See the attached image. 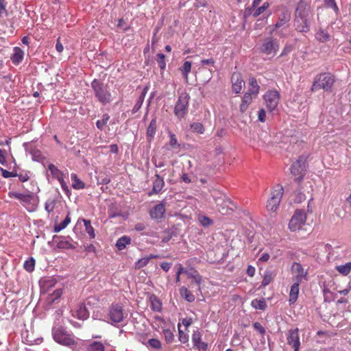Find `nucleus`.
<instances>
[{
    "instance_id": "nucleus-1",
    "label": "nucleus",
    "mask_w": 351,
    "mask_h": 351,
    "mask_svg": "<svg viewBox=\"0 0 351 351\" xmlns=\"http://www.w3.org/2000/svg\"><path fill=\"white\" fill-rule=\"evenodd\" d=\"M311 11L310 6L304 1H300L295 10L294 27L299 32H308L310 30Z\"/></svg>"
},
{
    "instance_id": "nucleus-2",
    "label": "nucleus",
    "mask_w": 351,
    "mask_h": 351,
    "mask_svg": "<svg viewBox=\"0 0 351 351\" xmlns=\"http://www.w3.org/2000/svg\"><path fill=\"white\" fill-rule=\"evenodd\" d=\"M52 335L55 341L62 346L71 347L77 344L74 335L69 333L62 326H54Z\"/></svg>"
},
{
    "instance_id": "nucleus-3",
    "label": "nucleus",
    "mask_w": 351,
    "mask_h": 351,
    "mask_svg": "<svg viewBox=\"0 0 351 351\" xmlns=\"http://www.w3.org/2000/svg\"><path fill=\"white\" fill-rule=\"evenodd\" d=\"M91 87L95 97L99 102L105 105L111 101V93L107 84L99 80H94L91 82Z\"/></svg>"
},
{
    "instance_id": "nucleus-4",
    "label": "nucleus",
    "mask_w": 351,
    "mask_h": 351,
    "mask_svg": "<svg viewBox=\"0 0 351 351\" xmlns=\"http://www.w3.org/2000/svg\"><path fill=\"white\" fill-rule=\"evenodd\" d=\"M335 82L334 77L329 73H324L317 75L313 83L311 90L317 91L324 89L326 91L330 90Z\"/></svg>"
},
{
    "instance_id": "nucleus-5",
    "label": "nucleus",
    "mask_w": 351,
    "mask_h": 351,
    "mask_svg": "<svg viewBox=\"0 0 351 351\" xmlns=\"http://www.w3.org/2000/svg\"><path fill=\"white\" fill-rule=\"evenodd\" d=\"M189 100L190 96L186 92H183L179 95L174 107V114L178 119L180 120L188 113Z\"/></svg>"
},
{
    "instance_id": "nucleus-6",
    "label": "nucleus",
    "mask_w": 351,
    "mask_h": 351,
    "mask_svg": "<svg viewBox=\"0 0 351 351\" xmlns=\"http://www.w3.org/2000/svg\"><path fill=\"white\" fill-rule=\"evenodd\" d=\"M283 187L281 185H277L273 189L267 204L268 211L274 213L278 210L283 195Z\"/></svg>"
},
{
    "instance_id": "nucleus-7",
    "label": "nucleus",
    "mask_w": 351,
    "mask_h": 351,
    "mask_svg": "<svg viewBox=\"0 0 351 351\" xmlns=\"http://www.w3.org/2000/svg\"><path fill=\"white\" fill-rule=\"evenodd\" d=\"M125 316V313L121 304H112L109 306L108 318L112 324H116L123 322Z\"/></svg>"
},
{
    "instance_id": "nucleus-8",
    "label": "nucleus",
    "mask_w": 351,
    "mask_h": 351,
    "mask_svg": "<svg viewBox=\"0 0 351 351\" xmlns=\"http://www.w3.org/2000/svg\"><path fill=\"white\" fill-rule=\"evenodd\" d=\"M279 49L278 40L271 38H266L260 47V51L269 56V58L274 57Z\"/></svg>"
},
{
    "instance_id": "nucleus-9",
    "label": "nucleus",
    "mask_w": 351,
    "mask_h": 351,
    "mask_svg": "<svg viewBox=\"0 0 351 351\" xmlns=\"http://www.w3.org/2000/svg\"><path fill=\"white\" fill-rule=\"evenodd\" d=\"M306 221V215L303 210H297L290 219L289 228L291 231L300 230Z\"/></svg>"
},
{
    "instance_id": "nucleus-10",
    "label": "nucleus",
    "mask_w": 351,
    "mask_h": 351,
    "mask_svg": "<svg viewBox=\"0 0 351 351\" xmlns=\"http://www.w3.org/2000/svg\"><path fill=\"white\" fill-rule=\"evenodd\" d=\"M266 106L270 112L274 110L278 105L280 93L276 90L267 91L263 96Z\"/></svg>"
},
{
    "instance_id": "nucleus-11",
    "label": "nucleus",
    "mask_w": 351,
    "mask_h": 351,
    "mask_svg": "<svg viewBox=\"0 0 351 351\" xmlns=\"http://www.w3.org/2000/svg\"><path fill=\"white\" fill-rule=\"evenodd\" d=\"M202 335L199 330L193 331L191 337L193 348L199 351H206L208 344L202 340Z\"/></svg>"
},
{
    "instance_id": "nucleus-12",
    "label": "nucleus",
    "mask_w": 351,
    "mask_h": 351,
    "mask_svg": "<svg viewBox=\"0 0 351 351\" xmlns=\"http://www.w3.org/2000/svg\"><path fill=\"white\" fill-rule=\"evenodd\" d=\"M304 160L302 156L299 157V158L292 164L290 170L293 176H298L295 179V181L300 182L302 180L304 177Z\"/></svg>"
},
{
    "instance_id": "nucleus-13",
    "label": "nucleus",
    "mask_w": 351,
    "mask_h": 351,
    "mask_svg": "<svg viewBox=\"0 0 351 351\" xmlns=\"http://www.w3.org/2000/svg\"><path fill=\"white\" fill-rule=\"evenodd\" d=\"M291 270L293 274L295 282L300 283L303 280H307V271L304 269L300 263L294 262L292 264Z\"/></svg>"
},
{
    "instance_id": "nucleus-14",
    "label": "nucleus",
    "mask_w": 351,
    "mask_h": 351,
    "mask_svg": "<svg viewBox=\"0 0 351 351\" xmlns=\"http://www.w3.org/2000/svg\"><path fill=\"white\" fill-rule=\"evenodd\" d=\"M215 200L218 210L223 215L229 214L230 211L233 210L230 205L234 206V204L230 199L219 197L216 198Z\"/></svg>"
},
{
    "instance_id": "nucleus-15",
    "label": "nucleus",
    "mask_w": 351,
    "mask_h": 351,
    "mask_svg": "<svg viewBox=\"0 0 351 351\" xmlns=\"http://www.w3.org/2000/svg\"><path fill=\"white\" fill-rule=\"evenodd\" d=\"M287 340V343L294 349V351H298L300 346L298 328L289 330Z\"/></svg>"
},
{
    "instance_id": "nucleus-16",
    "label": "nucleus",
    "mask_w": 351,
    "mask_h": 351,
    "mask_svg": "<svg viewBox=\"0 0 351 351\" xmlns=\"http://www.w3.org/2000/svg\"><path fill=\"white\" fill-rule=\"evenodd\" d=\"M8 196L10 198H14L19 199L22 203L23 206H27L32 204V202L34 199V195L31 193H21L18 192H10Z\"/></svg>"
},
{
    "instance_id": "nucleus-17",
    "label": "nucleus",
    "mask_w": 351,
    "mask_h": 351,
    "mask_svg": "<svg viewBox=\"0 0 351 351\" xmlns=\"http://www.w3.org/2000/svg\"><path fill=\"white\" fill-rule=\"evenodd\" d=\"M232 91L237 94L240 93L245 82L242 78L241 73H234L231 77Z\"/></svg>"
},
{
    "instance_id": "nucleus-18",
    "label": "nucleus",
    "mask_w": 351,
    "mask_h": 351,
    "mask_svg": "<svg viewBox=\"0 0 351 351\" xmlns=\"http://www.w3.org/2000/svg\"><path fill=\"white\" fill-rule=\"evenodd\" d=\"M165 211V205L163 204H158L150 211V217L152 219H161L164 217Z\"/></svg>"
},
{
    "instance_id": "nucleus-19",
    "label": "nucleus",
    "mask_w": 351,
    "mask_h": 351,
    "mask_svg": "<svg viewBox=\"0 0 351 351\" xmlns=\"http://www.w3.org/2000/svg\"><path fill=\"white\" fill-rule=\"evenodd\" d=\"M73 315L79 319L85 320L89 317V312L84 303L78 305Z\"/></svg>"
},
{
    "instance_id": "nucleus-20",
    "label": "nucleus",
    "mask_w": 351,
    "mask_h": 351,
    "mask_svg": "<svg viewBox=\"0 0 351 351\" xmlns=\"http://www.w3.org/2000/svg\"><path fill=\"white\" fill-rule=\"evenodd\" d=\"M155 176L156 179L153 182V188L152 190L149 193V195L158 193L162 191L165 186L163 178H162L158 174H156Z\"/></svg>"
},
{
    "instance_id": "nucleus-21",
    "label": "nucleus",
    "mask_w": 351,
    "mask_h": 351,
    "mask_svg": "<svg viewBox=\"0 0 351 351\" xmlns=\"http://www.w3.org/2000/svg\"><path fill=\"white\" fill-rule=\"evenodd\" d=\"M150 307L152 311L160 312L162 310V302L159 298L154 294H151L149 297Z\"/></svg>"
},
{
    "instance_id": "nucleus-22",
    "label": "nucleus",
    "mask_w": 351,
    "mask_h": 351,
    "mask_svg": "<svg viewBox=\"0 0 351 351\" xmlns=\"http://www.w3.org/2000/svg\"><path fill=\"white\" fill-rule=\"evenodd\" d=\"M315 36L316 40L319 43H326L330 38V35L328 32L322 27L317 29Z\"/></svg>"
},
{
    "instance_id": "nucleus-23",
    "label": "nucleus",
    "mask_w": 351,
    "mask_h": 351,
    "mask_svg": "<svg viewBox=\"0 0 351 351\" xmlns=\"http://www.w3.org/2000/svg\"><path fill=\"white\" fill-rule=\"evenodd\" d=\"M24 58V51L18 47L14 48V53L11 57V60L13 64L17 65L20 64Z\"/></svg>"
},
{
    "instance_id": "nucleus-24",
    "label": "nucleus",
    "mask_w": 351,
    "mask_h": 351,
    "mask_svg": "<svg viewBox=\"0 0 351 351\" xmlns=\"http://www.w3.org/2000/svg\"><path fill=\"white\" fill-rule=\"evenodd\" d=\"M260 86L257 83V81L255 77H250L249 78V88L247 90V93H250L253 95L254 97H256L259 93Z\"/></svg>"
},
{
    "instance_id": "nucleus-25",
    "label": "nucleus",
    "mask_w": 351,
    "mask_h": 351,
    "mask_svg": "<svg viewBox=\"0 0 351 351\" xmlns=\"http://www.w3.org/2000/svg\"><path fill=\"white\" fill-rule=\"evenodd\" d=\"M256 97H254L253 95L250 93H245L242 98V101L240 105V111L241 112H245L250 104H252V100Z\"/></svg>"
},
{
    "instance_id": "nucleus-26",
    "label": "nucleus",
    "mask_w": 351,
    "mask_h": 351,
    "mask_svg": "<svg viewBox=\"0 0 351 351\" xmlns=\"http://www.w3.org/2000/svg\"><path fill=\"white\" fill-rule=\"evenodd\" d=\"M299 282H295L293 285L291 287L290 291H289V302L290 304H293L295 303V302L298 300V294H299Z\"/></svg>"
},
{
    "instance_id": "nucleus-27",
    "label": "nucleus",
    "mask_w": 351,
    "mask_h": 351,
    "mask_svg": "<svg viewBox=\"0 0 351 351\" xmlns=\"http://www.w3.org/2000/svg\"><path fill=\"white\" fill-rule=\"evenodd\" d=\"M158 257V255L151 254L147 256L140 258L135 263V269H140L147 265L151 259L157 258Z\"/></svg>"
},
{
    "instance_id": "nucleus-28",
    "label": "nucleus",
    "mask_w": 351,
    "mask_h": 351,
    "mask_svg": "<svg viewBox=\"0 0 351 351\" xmlns=\"http://www.w3.org/2000/svg\"><path fill=\"white\" fill-rule=\"evenodd\" d=\"M156 128H157V122L156 119H152L150 121L149 126L147 129V136L149 141H151L152 138H154L156 132Z\"/></svg>"
},
{
    "instance_id": "nucleus-29",
    "label": "nucleus",
    "mask_w": 351,
    "mask_h": 351,
    "mask_svg": "<svg viewBox=\"0 0 351 351\" xmlns=\"http://www.w3.org/2000/svg\"><path fill=\"white\" fill-rule=\"evenodd\" d=\"M87 351H105V344L101 341H93L87 346Z\"/></svg>"
},
{
    "instance_id": "nucleus-30",
    "label": "nucleus",
    "mask_w": 351,
    "mask_h": 351,
    "mask_svg": "<svg viewBox=\"0 0 351 351\" xmlns=\"http://www.w3.org/2000/svg\"><path fill=\"white\" fill-rule=\"evenodd\" d=\"M132 239L128 236H123L120 237L116 243V247L119 250H124L126 246L131 243Z\"/></svg>"
},
{
    "instance_id": "nucleus-31",
    "label": "nucleus",
    "mask_w": 351,
    "mask_h": 351,
    "mask_svg": "<svg viewBox=\"0 0 351 351\" xmlns=\"http://www.w3.org/2000/svg\"><path fill=\"white\" fill-rule=\"evenodd\" d=\"M270 4L269 2H265L261 6L255 8H250V12L254 17H257L263 14L269 7Z\"/></svg>"
},
{
    "instance_id": "nucleus-32",
    "label": "nucleus",
    "mask_w": 351,
    "mask_h": 351,
    "mask_svg": "<svg viewBox=\"0 0 351 351\" xmlns=\"http://www.w3.org/2000/svg\"><path fill=\"white\" fill-rule=\"evenodd\" d=\"M72 183V187L74 189H82L85 187L84 183L78 178L77 174L72 173L71 176Z\"/></svg>"
},
{
    "instance_id": "nucleus-33",
    "label": "nucleus",
    "mask_w": 351,
    "mask_h": 351,
    "mask_svg": "<svg viewBox=\"0 0 351 351\" xmlns=\"http://www.w3.org/2000/svg\"><path fill=\"white\" fill-rule=\"evenodd\" d=\"M48 169L50 171L52 176L56 178L58 180H61L63 178L62 172L53 164H49L48 166Z\"/></svg>"
},
{
    "instance_id": "nucleus-34",
    "label": "nucleus",
    "mask_w": 351,
    "mask_h": 351,
    "mask_svg": "<svg viewBox=\"0 0 351 351\" xmlns=\"http://www.w3.org/2000/svg\"><path fill=\"white\" fill-rule=\"evenodd\" d=\"M252 306L255 309L265 310L267 308V303L264 298L263 299H254L251 302Z\"/></svg>"
},
{
    "instance_id": "nucleus-35",
    "label": "nucleus",
    "mask_w": 351,
    "mask_h": 351,
    "mask_svg": "<svg viewBox=\"0 0 351 351\" xmlns=\"http://www.w3.org/2000/svg\"><path fill=\"white\" fill-rule=\"evenodd\" d=\"M56 284V280L51 278L48 280H44L42 285V290L44 292L49 291L50 289L53 287Z\"/></svg>"
},
{
    "instance_id": "nucleus-36",
    "label": "nucleus",
    "mask_w": 351,
    "mask_h": 351,
    "mask_svg": "<svg viewBox=\"0 0 351 351\" xmlns=\"http://www.w3.org/2000/svg\"><path fill=\"white\" fill-rule=\"evenodd\" d=\"M180 293L189 302H192L195 300L194 295L186 287H183L180 289Z\"/></svg>"
},
{
    "instance_id": "nucleus-37",
    "label": "nucleus",
    "mask_w": 351,
    "mask_h": 351,
    "mask_svg": "<svg viewBox=\"0 0 351 351\" xmlns=\"http://www.w3.org/2000/svg\"><path fill=\"white\" fill-rule=\"evenodd\" d=\"M191 62L189 61H185L181 68L180 69L183 76L186 80L188 79V76L191 70Z\"/></svg>"
},
{
    "instance_id": "nucleus-38",
    "label": "nucleus",
    "mask_w": 351,
    "mask_h": 351,
    "mask_svg": "<svg viewBox=\"0 0 351 351\" xmlns=\"http://www.w3.org/2000/svg\"><path fill=\"white\" fill-rule=\"evenodd\" d=\"M84 225L85 226V230L87 234L90 236L91 239H94L95 237V230L93 227L91 226L90 221L87 219L82 220Z\"/></svg>"
},
{
    "instance_id": "nucleus-39",
    "label": "nucleus",
    "mask_w": 351,
    "mask_h": 351,
    "mask_svg": "<svg viewBox=\"0 0 351 351\" xmlns=\"http://www.w3.org/2000/svg\"><path fill=\"white\" fill-rule=\"evenodd\" d=\"M337 270L341 274L347 276L351 271V262L345 265H338L336 267Z\"/></svg>"
},
{
    "instance_id": "nucleus-40",
    "label": "nucleus",
    "mask_w": 351,
    "mask_h": 351,
    "mask_svg": "<svg viewBox=\"0 0 351 351\" xmlns=\"http://www.w3.org/2000/svg\"><path fill=\"white\" fill-rule=\"evenodd\" d=\"M162 333L167 343L170 344L173 342L175 336L172 330L170 329H164Z\"/></svg>"
},
{
    "instance_id": "nucleus-41",
    "label": "nucleus",
    "mask_w": 351,
    "mask_h": 351,
    "mask_svg": "<svg viewBox=\"0 0 351 351\" xmlns=\"http://www.w3.org/2000/svg\"><path fill=\"white\" fill-rule=\"evenodd\" d=\"M178 339L183 344L189 343V335L180 329V324H178Z\"/></svg>"
},
{
    "instance_id": "nucleus-42",
    "label": "nucleus",
    "mask_w": 351,
    "mask_h": 351,
    "mask_svg": "<svg viewBox=\"0 0 351 351\" xmlns=\"http://www.w3.org/2000/svg\"><path fill=\"white\" fill-rule=\"evenodd\" d=\"M110 119V116L108 114H104L101 120H97L96 122V125L98 129L100 130H103L104 126L107 124L108 121Z\"/></svg>"
},
{
    "instance_id": "nucleus-43",
    "label": "nucleus",
    "mask_w": 351,
    "mask_h": 351,
    "mask_svg": "<svg viewBox=\"0 0 351 351\" xmlns=\"http://www.w3.org/2000/svg\"><path fill=\"white\" fill-rule=\"evenodd\" d=\"M56 204V200L54 199H49L45 204V209L49 213L53 211Z\"/></svg>"
},
{
    "instance_id": "nucleus-44",
    "label": "nucleus",
    "mask_w": 351,
    "mask_h": 351,
    "mask_svg": "<svg viewBox=\"0 0 351 351\" xmlns=\"http://www.w3.org/2000/svg\"><path fill=\"white\" fill-rule=\"evenodd\" d=\"M35 261L33 258H30L25 261L24 268L28 272H32L34 269Z\"/></svg>"
},
{
    "instance_id": "nucleus-45",
    "label": "nucleus",
    "mask_w": 351,
    "mask_h": 351,
    "mask_svg": "<svg viewBox=\"0 0 351 351\" xmlns=\"http://www.w3.org/2000/svg\"><path fill=\"white\" fill-rule=\"evenodd\" d=\"M191 129L193 132L203 134L204 132V127L201 123H193L191 125Z\"/></svg>"
},
{
    "instance_id": "nucleus-46",
    "label": "nucleus",
    "mask_w": 351,
    "mask_h": 351,
    "mask_svg": "<svg viewBox=\"0 0 351 351\" xmlns=\"http://www.w3.org/2000/svg\"><path fill=\"white\" fill-rule=\"evenodd\" d=\"M62 289L60 288L56 289V290L53 291V292L51 294H50L49 300L50 301V302H53L56 300L60 298V296L62 295Z\"/></svg>"
},
{
    "instance_id": "nucleus-47",
    "label": "nucleus",
    "mask_w": 351,
    "mask_h": 351,
    "mask_svg": "<svg viewBox=\"0 0 351 351\" xmlns=\"http://www.w3.org/2000/svg\"><path fill=\"white\" fill-rule=\"evenodd\" d=\"M274 280V277L270 273H265L262 281L261 286L263 287H265L267 286L269 283H271Z\"/></svg>"
},
{
    "instance_id": "nucleus-48",
    "label": "nucleus",
    "mask_w": 351,
    "mask_h": 351,
    "mask_svg": "<svg viewBox=\"0 0 351 351\" xmlns=\"http://www.w3.org/2000/svg\"><path fill=\"white\" fill-rule=\"evenodd\" d=\"M147 344L149 347L154 348V349L159 350L161 348V343L157 339H150L148 341Z\"/></svg>"
},
{
    "instance_id": "nucleus-49",
    "label": "nucleus",
    "mask_w": 351,
    "mask_h": 351,
    "mask_svg": "<svg viewBox=\"0 0 351 351\" xmlns=\"http://www.w3.org/2000/svg\"><path fill=\"white\" fill-rule=\"evenodd\" d=\"M156 57L160 68L162 70L165 69L166 67L165 56L163 53H158Z\"/></svg>"
},
{
    "instance_id": "nucleus-50",
    "label": "nucleus",
    "mask_w": 351,
    "mask_h": 351,
    "mask_svg": "<svg viewBox=\"0 0 351 351\" xmlns=\"http://www.w3.org/2000/svg\"><path fill=\"white\" fill-rule=\"evenodd\" d=\"M187 271L183 267L181 264H178V271L176 272V282H179L180 281V276L182 274H186Z\"/></svg>"
},
{
    "instance_id": "nucleus-51",
    "label": "nucleus",
    "mask_w": 351,
    "mask_h": 351,
    "mask_svg": "<svg viewBox=\"0 0 351 351\" xmlns=\"http://www.w3.org/2000/svg\"><path fill=\"white\" fill-rule=\"evenodd\" d=\"M199 221L203 226H208L212 224V220L206 216H199Z\"/></svg>"
},
{
    "instance_id": "nucleus-52",
    "label": "nucleus",
    "mask_w": 351,
    "mask_h": 351,
    "mask_svg": "<svg viewBox=\"0 0 351 351\" xmlns=\"http://www.w3.org/2000/svg\"><path fill=\"white\" fill-rule=\"evenodd\" d=\"M143 101H144L143 98H142V97H138V98L132 109L133 114H135L136 112H137L139 110V109L142 106Z\"/></svg>"
},
{
    "instance_id": "nucleus-53",
    "label": "nucleus",
    "mask_w": 351,
    "mask_h": 351,
    "mask_svg": "<svg viewBox=\"0 0 351 351\" xmlns=\"http://www.w3.org/2000/svg\"><path fill=\"white\" fill-rule=\"evenodd\" d=\"M6 7L7 2L5 1V0H0V16H8V13Z\"/></svg>"
},
{
    "instance_id": "nucleus-54",
    "label": "nucleus",
    "mask_w": 351,
    "mask_h": 351,
    "mask_svg": "<svg viewBox=\"0 0 351 351\" xmlns=\"http://www.w3.org/2000/svg\"><path fill=\"white\" fill-rule=\"evenodd\" d=\"M169 145L172 148H175L176 147H180V145L178 143L176 135L171 133L170 134Z\"/></svg>"
},
{
    "instance_id": "nucleus-55",
    "label": "nucleus",
    "mask_w": 351,
    "mask_h": 351,
    "mask_svg": "<svg viewBox=\"0 0 351 351\" xmlns=\"http://www.w3.org/2000/svg\"><path fill=\"white\" fill-rule=\"evenodd\" d=\"M1 171L2 172V176L5 178L16 177L17 176L16 173L9 171L8 170L3 169V168H1Z\"/></svg>"
},
{
    "instance_id": "nucleus-56",
    "label": "nucleus",
    "mask_w": 351,
    "mask_h": 351,
    "mask_svg": "<svg viewBox=\"0 0 351 351\" xmlns=\"http://www.w3.org/2000/svg\"><path fill=\"white\" fill-rule=\"evenodd\" d=\"M325 4L328 8H332L335 12L339 10L335 0H325Z\"/></svg>"
},
{
    "instance_id": "nucleus-57",
    "label": "nucleus",
    "mask_w": 351,
    "mask_h": 351,
    "mask_svg": "<svg viewBox=\"0 0 351 351\" xmlns=\"http://www.w3.org/2000/svg\"><path fill=\"white\" fill-rule=\"evenodd\" d=\"M254 328L258 331L261 335H265V330L264 327L259 323V322H255L253 324Z\"/></svg>"
},
{
    "instance_id": "nucleus-58",
    "label": "nucleus",
    "mask_w": 351,
    "mask_h": 351,
    "mask_svg": "<svg viewBox=\"0 0 351 351\" xmlns=\"http://www.w3.org/2000/svg\"><path fill=\"white\" fill-rule=\"evenodd\" d=\"M68 225L65 222H64V221H62L61 223H60L59 224H56L54 226V232H60L62 230L64 229Z\"/></svg>"
},
{
    "instance_id": "nucleus-59",
    "label": "nucleus",
    "mask_w": 351,
    "mask_h": 351,
    "mask_svg": "<svg viewBox=\"0 0 351 351\" xmlns=\"http://www.w3.org/2000/svg\"><path fill=\"white\" fill-rule=\"evenodd\" d=\"M117 27L122 28L124 32L129 29V26L126 25L125 21L123 19H119L117 23Z\"/></svg>"
},
{
    "instance_id": "nucleus-60",
    "label": "nucleus",
    "mask_w": 351,
    "mask_h": 351,
    "mask_svg": "<svg viewBox=\"0 0 351 351\" xmlns=\"http://www.w3.org/2000/svg\"><path fill=\"white\" fill-rule=\"evenodd\" d=\"M265 118H266L265 110L263 108L260 109L258 112V121H260L261 122L263 123V122L265 121Z\"/></svg>"
},
{
    "instance_id": "nucleus-61",
    "label": "nucleus",
    "mask_w": 351,
    "mask_h": 351,
    "mask_svg": "<svg viewBox=\"0 0 351 351\" xmlns=\"http://www.w3.org/2000/svg\"><path fill=\"white\" fill-rule=\"evenodd\" d=\"M292 49L293 48L291 45L285 46L279 57L287 56L292 51Z\"/></svg>"
},
{
    "instance_id": "nucleus-62",
    "label": "nucleus",
    "mask_w": 351,
    "mask_h": 351,
    "mask_svg": "<svg viewBox=\"0 0 351 351\" xmlns=\"http://www.w3.org/2000/svg\"><path fill=\"white\" fill-rule=\"evenodd\" d=\"M6 163V151L0 149V164L5 165Z\"/></svg>"
},
{
    "instance_id": "nucleus-63",
    "label": "nucleus",
    "mask_w": 351,
    "mask_h": 351,
    "mask_svg": "<svg viewBox=\"0 0 351 351\" xmlns=\"http://www.w3.org/2000/svg\"><path fill=\"white\" fill-rule=\"evenodd\" d=\"M193 280L199 287L200 284L202 283V278L197 271H195V276H193Z\"/></svg>"
},
{
    "instance_id": "nucleus-64",
    "label": "nucleus",
    "mask_w": 351,
    "mask_h": 351,
    "mask_svg": "<svg viewBox=\"0 0 351 351\" xmlns=\"http://www.w3.org/2000/svg\"><path fill=\"white\" fill-rule=\"evenodd\" d=\"M58 182H60L62 190L64 192H66V193H69V187L66 185V182L64 180V178H61V180H58Z\"/></svg>"
}]
</instances>
